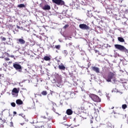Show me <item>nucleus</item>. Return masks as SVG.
Here are the masks:
<instances>
[{
    "label": "nucleus",
    "instance_id": "nucleus-1",
    "mask_svg": "<svg viewBox=\"0 0 128 128\" xmlns=\"http://www.w3.org/2000/svg\"><path fill=\"white\" fill-rule=\"evenodd\" d=\"M116 72H108V76H106L104 77V78L108 82H112V80L114 82H116Z\"/></svg>",
    "mask_w": 128,
    "mask_h": 128
},
{
    "label": "nucleus",
    "instance_id": "nucleus-2",
    "mask_svg": "<svg viewBox=\"0 0 128 128\" xmlns=\"http://www.w3.org/2000/svg\"><path fill=\"white\" fill-rule=\"evenodd\" d=\"M42 122H41L44 124L43 126H41V128L42 126H46L48 124V122H50V120H54V117L52 116H50L48 118H46V116H43L41 117Z\"/></svg>",
    "mask_w": 128,
    "mask_h": 128
},
{
    "label": "nucleus",
    "instance_id": "nucleus-3",
    "mask_svg": "<svg viewBox=\"0 0 128 128\" xmlns=\"http://www.w3.org/2000/svg\"><path fill=\"white\" fill-rule=\"evenodd\" d=\"M114 46L116 50H118L120 52H126V54H128V50L124 47V46L118 44H116L114 45Z\"/></svg>",
    "mask_w": 128,
    "mask_h": 128
},
{
    "label": "nucleus",
    "instance_id": "nucleus-4",
    "mask_svg": "<svg viewBox=\"0 0 128 128\" xmlns=\"http://www.w3.org/2000/svg\"><path fill=\"white\" fill-rule=\"evenodd\" d=\"M89 96L92 98L93 102H100V97L97 95L94 94H90Z\"/></svg>",
    "mask_w": 128,
    "mask_h": 128
},
{
    "label": "nucleus",
    "instance_id": "nucleus-5",
    "mask_svg": "<svg viewBox=\"0 0 128 128\" xmlns=\"http://www.w3.org/2000/svg\"><path fill=\"white\" fill-rule=\"evenodd\" d=\"M52 2L57 6H64V1L62 0H52Z\"/></svg>",
    "mask_w": 128,
    "mask_h": 128
},
{
    "label": "nucleus",
    "instance_id": "nucleus-6",
    "mask_svg": "<svg viewBox=\"0 0 128 128\" xmlns=\"http://www.w3.org/2000/svg\"><path fill=\"white\" fill-rule=\"evenodd\" d=\"M55 84H58L59 86L62 84V77L58 74L56 76V78L54 79Z\"/></svg>",
    "mask_w": 128,
    "mask_h": 128
},
{
    "label": "nucleus",
    "instance_id": "nucleus-7",
    "mask_svg": "<svg viewBox=\"0 0 128 128\" xmlns=\"http://www.w3.org/2000/svg\"><path fill=\"white\" fill-rule=\"evenodd\" d=\"M22 38H17L16 41L17 44H26V40H24V38L22 37Z\"/></svg>",
    "mask_w": 128,
    "mask_h": 128
},
{
    "label": "nucleus",
    "instance_id": "nucleus-8",
    "mask_svg": "<svg viewBox=\"0 0 128 128\" xmlns=\"http://www.w3.org/2000/svg\"><path fill=\"white\" fill-rule=\"evenodd\" d=\"M79 28H81V30H90V26H88L86 24H80L79 25Z\"/></svg>",
    "mask_w": 128,
    "mask_h": 128
},
{
    "label": "nucleus",
    "instance_id": "nucleus-9",
    "mask_svg": "<svg viewBox=\"0 0 128 128\" xmlns=\"http://www.w3.org/2000/svg\"><path fill=\"white\" fill-rule=\"evenodd\" d=\"M91 70L95 72H96V74H100V68L96 66H92Z\"/></svg>",
    "mask_w": 128,
    "mask_h": 128
},
{
    "label": "nucleus",
    "instance_id": "nucleus-10",
    "mask_svg": "<svg viewBox=\"0 0 128 128\" xmlns=\"http://www.w3.org/2000/svg\"><path fill=\"white\" fill-rule=\"evenodd\" d=\"M13 66L16 70H22V66L20 64H14Z\"/></svg>",
    "mask_w": 128,
    "mask_h": 128
},
{
    "label": "nucleus",
    "instance_id": "nucleus-11",
    "mask_svg": "<svg viewBox=\"0 0 128 128\" xmlns=\"http://www.w3.org/2000/svg\"><path fill=\"white\" fill-rule=\"evenodd\" d=\"M42 9L44 10H50V6L48 4H46L44 6L42 7Z\"/></svg>",
    "mask_w": 128,
    "mask_h": 128
},
{
    "label": "nucleus",
    "instance_id": "nucleus-12",
    "mask_svg": "<svg viewBox=\"0 0 128 128\" xmlns=\"http://www.w3.org/2000/svg\"><path fill=\"white\" fill-rule=\"evenodd\" d=\"M59 70H66V66H64V64H61V65H59L58 66Z\"/></svg>",
    "mask_w": 128,
    "mask_h": 128
},
{
    "label": "nucleus",
    "instance_id": "nucleus-13",
    "mask_svg": "<svg viewBox=\"0 0 128 128\" xmlns=\"http://www.w3.org/2000/svg\"><path fill=\"white\" fill-rule=\"evenodd\" d=\"M66 114L68 116H72V111L70 109H68L66 111Z\"/></svg>",
    "mask_w": 128,
    "mask_h": 128
},
{
    "label": "nucleus",
    "instance_id": "nucleus-14",
    "mask_svg": "<svg viewBox=\"0 0 128 128\" xmlns=\"http://www.w3.org/2000/svg\"><path fill=\"white\" fill-rule=\"evenodd\" d=\"M12 92H14L15 94H18V92H20V88H14L12 90Z\"/></svg>",
    "mask_w": 128,
    "mask_h": 128
},
{
    "label": "nucleus",
    "instance_id": "nucleus-15",
    "mask_svg": "<svg viewBox=\"0 0 128 128\" xmlns=\"http://www.w3.org/2000/svg\"><path fill=\"white\" fill-rule=\"evenodd\" d=\"M16 104H17L21 105V104H24V102H22V100L18 99L16 100Z\"/></svg>",
    "mask_w": 128,
    "mask_h": 128
},
{
    "label": "nucleus",
    "instance_id": "nucleus-16",
    "mask_svg": "<svg viewBox=\"0 0 128 128\" xmlns=\"http://www.w3.org/2000/svg\"><path fill=\"white\" fill-rule=\"evenodd\" d=\"M118 40L120 42H124V39L122 38V37H118Z\"/></svg>",
    "mask_w": 128,
    "mask_h": 128
},
{
    "label": "nucleus",
    "instance_id": "nucleus-17",
    "mask_svg": "<svg viewBox=\"0 0 128 128\" xmlns=\"http://www.w3.org/2000/svg\"><path fill=\"white\" fill-rule=\"evenodd\" d=\"M44 60H46V62H48V60H50V56H45L44 58Z\"/></svg>",
    "mask_w": 128,
    "mask_h": 128
},
{
    "label": "nucleus",
    "instance_id": "nucleus-18",
    "mask_svg": "<svg viewBox=\"0 0 128 128\" xmlns=\"http://www.w3.org/2000/svg\"><path fill=\"white\" fill-rule=\"evenodd\" d=\"M123 86L126 90H128V84L127 82L124 83Z\"/></svg>",
    "mask_w": 128,
    "mask_h": 128
},
{
    "label": "nucleus",
    "instance_id": "nucleus-19",
    "mask_svg": "<svg viewBox=\"0 0 128 128\" xmlns=\"http://www.w3.org/2000/svg\"><path fill=\"white\" fill-rule=\"evenodd\" d=\"M62 54L64 56H66L68 54V51L66 50H64Z\"/></svg>",
    "mask_w": 128,
    "mask_h": 128
},
{
    "label": "nucleus",
    "instance_id": "nucleus-20",
    "mask_svg": "<svg viewBox=\"0 0 128 128\" xmlns=\"http://www.w3.org/2000/svg\"><path fill=\"white\" fill-rule=\"evenodd\" d=\"M94 51L96 54H98L99 56H100L102 54V52H100V50H94Z\"/></svg>",
    "mask_w": 128,
    "mask_h": 128
},
{
    "label": "nucleus",
    "instance_id": "nucleus-21",
    "mask_svg": "<svg viewBox=\"0 0 128 128\" xmlns=\"http://www.w3.org/2000/svg\"><path fill=\"white\" fill-rule=\"evenodd\" d=\"M42 96H46L48 94V92L46 91H42L41 92Z\"/></svg>",
    "mask_w": 128,
    "mask_h": 128
},
{
    "label": "nucleus",
    "instance_id": "nucleus-22",
    "mask_svg": "<svg viewBox=\"0 0 128 128\" xmlns=\"http://www.w3.org/2000/svg\"><path fill=\"white\" fill-rule=\"evenodd\" d=\"M128 108V106L126 104H124L122 105V108L123 110H126Z\"/></svg>",
    "mask_w": 128,
    "mask_h": 128
},
{
    "label": "nucleus",
    "instance_id": "nucleus-23",
    "mask_svg": "<svg viewBox=\"0 0 128 128\" xmlns=\"http://www.w3.org/2000/svg\"><path fill=\"white\" fill-rule=\"evenodd\" d=\"M18 8H24L26 6H24V4H20L18 6Z\"/></svg>",
    "mask_w": 128,
    "mask_h": 128
},
{
    "label": "nucleus",
    "instance_id": "nucleus-24",
    "mask_svg": "<svg viewBox=\"0 0 128 128\" xmlns=\"http://www.w3.org/2000/svg\"><path fill=\"white\" fill-rule=\"evenodd\" d=\"M55 48L57 50H60V45H56V46H55Z\"/></svg>",
    "mask_w": 128,
    "mask_h": 128
},
{
    "label": "nucleus",
    "instance_id": "nucleus-25",
    "mask_svg": "<svg viewBox=\"0 0 128 128\" xmlns=\"http://www.w3.org/2000/svg\"><path fill=\"white\" fill-rule=\"evenodd\" d=\"M9 126H10V128L14 127V123L12 122H10Z\"/></svg>",
    "mask_w": 128,
    "mask_h": 128
},
{
    "label": "nucleus",
    "instance_id": "nucleus-26",
    "mask_svg": "<svg viewBox=\"0 0 128 128\" xmlns=\"http://www.w3.org/2000/svg\"><path fill=\"white\" fill-rule=\"evenodd\" d=\"M0 38L2 39V40H3L4 42H6V38L4 37H2L1 36Z\"/></svg>",
    "mask_w": 128,
    "mask_h": 128
},
{
    "label": "nucleus",
    "instance_id": "nucleus-27",
    "mask_svg": "<svg viewBox=\"0 0 128 128\" xmlns=\"http://www.w3.org/2000/svg\"><path fill=\"white\" fill-rule=\"evenodd\" d=\"M11 106H12L13 108H16V103L14 102H12L11 103Z\"/></svg>",
    "mask_w": 128,
    "mask_h": 128
},
{
    "label": "nucleus",
    "instance_id": "nucleus-28",
    "mask_svg": "<svg viewBox=\"0 0 128 128\" xmlns=\"http://www.w3.org/2000/svg\"><path fill=\"white\" fill-rule=\"evenodd\" d=\"M69 26V25L68 24H66L64 27H63V28H68Z\"/></svg>",
    "mask_w": 128,
    "mask_h": 128
},
{
    "label": "nucleus",
    "instance_id": "nucleus-29",
    "mask_svg": "<svg viewBox=\"0 0 128 128\" xmlns=\"http://www.w3.org/2000/svg\"><path fill=\"white\" fill-rule=\"evenodd\" d=\"M72 43L70 42L68 44H66V46H72Z\"/></svg>",
    "mask_w": 128,
    "mask_h": 128
},
{
    "label": "nucleus",
    "instance_id": "nucleus-30",
    "mask_svg": "<svg viewBox=\"0 0 128 128\" xmlns=\"http://www.w3.org/2000/svg\"><path fill=\"white\" fill-rule=\"evenodd\" d=\"M82 106L81 108L82 110H84V103H82Z\"/></svg>",
    "mask_w": 128,
    "mask_h": 128
},
{
    "label": "nucleus",
    "instance_id": "nucleus-31",
    "mask_svg": "<svg viewBox=\"0 0 128 128\" xmlns=\"http://www.w3.org/2000/svg\"><path fill=\"white\" fill-rule=\"evenodd\" d=\"M3 66H5V68H8V64H6V63H4L3 64Z\"/></svg>",
    "mask_w": 128,
    "mask_h": 128
},
{
    "label": "nucleus",
    "instance_id": "nucleus-32",
    "mask_svg": "<svg viewBox=\"0 0 128 128\" xmlns=\"http://www.w3.org/2000/svg\"><path fill=\"white\" fill-rule=\"evenodd\" d=\"M112 92H118V90L115 88L112 90Z\"/></svg>",
    "mask_w": 128,
    "mask_h": 128
},
{
    "label": "nucleus",
    "instance_id": "nucleus-33",
    "mask_svg": "<svg viewBox=\"0 0 128 128\" xmlns=\"http://www.w3.org/2000/svg\"><path fill=\"white\" fill-rule=\"evenodd\" d=\"M114 106H110L109 108V110H114Z\"/></svg>",
    "mask_w": 128,
    "mask_h": 128
},
{
    "label": "nucleus",
    "instance_id": "nucleus-34",
    "mask_svg": "<svg viewBox=\"0 0 128 128\" xmlns=\"http://www.w3.org/2000/svg\"><path fill=\"white\" fill-rule=\"evenodd\" d=\"M48 98H50V94H48Z\"/></svg>",
    "mask_w": 128,
    "mask_h": 128
},
{
    "label": "nucleus",
    "instance_id": "nucleus-35",
    "mask_svg": "<svg viewBox=\"0 0 128 128\" xmlns=\"http://www.w3.org/2000/svg\"><path fill=\"white\" fill-rule=\"evenodd\" d=\"M92 64H90V62L88 64V68H90V65H91Z\"/></svg>",
    "mask_w": 128,
    "mask_h": 128
},
{
    "label": "nucleus",
    "instance_id": "nucleus-36",
    "mask_svg": "<svg viewBox=\"0 0 128 128\" xmlns=\"http://www.w3.org/2000/svg\"><path fill=\"white\" fill-rule=\"evenodd\" d=\"M5 60H10V58H5Z\"/></svg>",
    "mask_w": 128,
    "mask_h": 128
},
{
    "label": "nucleus",
    "instance_id": "nucleus-37",
    "mask_svg": "<svg viewBox=\"0 0 128 128\" xmlns=\"http://www.w3.org/2000/svg\"><path fill=\"white\" fill-rule=\"evenodd\" d=\"M90 124H92V122H94L92 121V120H90Z\"/></svg>",
    "mask_w": 128,
    "mask_h": 128
},
{
    "label": "nucleus",
    "instance_id": "nucleus-38",
    "mask_svg": "<svg viewBox=\"0 0 128 128\" xmlns=\"http://www.w3.org/2000/svg\"><path fill=\"white\" fill-rule=\"evenodd\" d=\"M13 114H16V112H14Z\"/></svg>",
    "mask_w": 128,
    "mask_h": 128
},
{
    "label": "nucleus",
    "instance_id": "nucleus-39",
    "mask_svg": "<svg viewBox=\"0 0 128 128\" xmlns=\"http://www.w3.org/2000/svg\"><path fill=\"white\" fill-rule=\"evenodd\" d=\"M8 64H12V62H8Z\"/></svg>",
    "mask_w": 128,
    "mask_h": 128
},
{
    "label": "nucleus",
    "instance_id": "nucleus-40",
    "mask_svg": "<svg viewBox=\"0 0 128 128\" xmlns=\"http://www.w3.org/2000/svg\"><path fill=\"white\" fill-rule=\"evenodd\" d=\"M52 92H51L50 93L51 96H52Z\"/></svg>",
    "mask_w": 128,
    "mask_h": 128
},
{
    "label": "nucleus",
    "instance_id": "nucleus-41",
    "mask_svg": "<svg viewBox=\"0 0 128 128\" xmlns=\"http://www.w3.org/2000/svg\"><path fill=\"white\" fill-rule=\"evenodd\" d=\"M14 56H12V55L11 56V58H14Z\"/></svg>",
    "mask_w": 128,
    "mask_h": 128
},
{
    "label": "nucleus",
    "instance_id": "nucleus-42",
    "mask_svg": "<svg viewBox=\"0 0 128 128\" xmlns=\"http://www.w3.org/2000/svg\"><path fill=\"white\" fill-rule=\"evenodd\" d=\"M38 96H42V94H38Z\"/></svg>",
    "mask_w": 128,
    "mask_h": 128
},
{
    "label": "nucleus",
    "instance_id": "nucleus-43",
    "mask_svg": "<svg viewBox=\"0 0 128 128\" xmlns=\"http://www.w3.org/2000/svg\"><path fill=\"white\" fill-rule=\"evenodd\" d=\"M114 114H116V112H114Z\"/></svg>",
    "mask_w": 128,
    "mask_h": 128
},
{
    "label": "nucleus",
    "instance_id": "nucleus-44",
    "mask_svg": "<svg viewBox=\"0 0 128 128\" xmlns=\"http://www.w3.org/2000/svg\"><path fill=\"white\" fill-rule=\"evenodd\" d=\"M2 120V118H0V120Z\"/></svg>",
    "mask_w": 128,
    "mask_h": 128
},
{
    "label": "nucleus",
    "instance_id": "nucleus-45",
    "mask_svg": "<svg viewBox=\"0 0 128 128\" xmlns=\"http://www.w3.org/2000/svg\"><path fill=\"white\" fill-rule=\"evenodd\" d=\"M127 122H128V120H127Z\"/></svg>",
    "mask_w": 128,
    "mask_h": 128
},
{
    "label": "nucleus",
    "instance_id": "nucleus-46",
    "mask_svg": "<svg viewBox=\"0 0 128 128\" xmlns=\"http://www.w3.org/2000/svg\"><path fill=\"white\" fill-rule=\"evenodd\" d=\"M109 124H110V126H112V124H110V123Z\"/></svg>",
    "mask_w": 128,
    "mask_h": 128
},
{
    "label": "nucleus",
    "instance_id": "nucleus-47",
    "mask_svg": "<svg viewBox=\"0 0 128 128\" xmlns=\"http://www.w3.org/2000/svg\"><path fill=\"white\" fill-rule=\"evenodd\" d=\"M122 92H124V90H122Z\"/></svg>",
    "mask_w": 128,
    "mask_h": 128
},
{
    "label": "nucleus",
    "instance_id": "nucleus-48",
    "mask_svg": "<svg viewBox=\"0 0 128 128\" xmlns=\"http://www.w3.org/2000/svg\"><path fill=\"white\" fill-rule=\"evenodd\" d=\"M92 128H94V127H92Z\"/></svg>",
    "mask_w": 128,
    "mask_h": 128
},
{
    "label": "nucleus",
    "instance_id": "nucleus-49",
    "mask_svg": "<svg viewBox=\"0 0 128 128\" xmlns=\"http://www.w3.org/2000/svg\"><path fill=\"white\" fill-rule=\"evenodd\" d=\"M46 114H48V113H46Z\"/></svg>",
    "mask_w": 128,
    "mask_h": 128
}]
</instances>
